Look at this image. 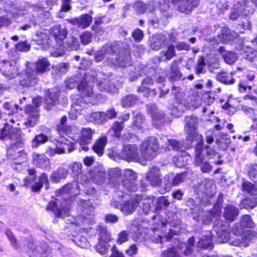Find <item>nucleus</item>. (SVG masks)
Here are the masks:
<instances>
[{
    "mask_svg": "<svg viewBox=\"0 0 257 257\" xmlns=\"http://www.w3.org/2000/svg\"><path fill=\"white\" fill-rule=\"evenodd\" d=\"M115 46H106L98 51L95 56L97 62L104 60L106 64L110 66L125 67L130 65L131 60L130 53L127 50H123L118 55L115 54Z\"/></svg>",
    "mask_w": 257,
    "mask_h": 257,
    "instance_id": "obj_1",
    "label": "nucleus"
},
{
    "mask_svg": "<svg viewBox=\"0 0 257 257\" xmlns=\"http://www.w3.org/2000/svg\"><path fill=\"white\" fill-rule=\"evenodd\" d=\"M53 36L56 43L60 47L61 52H54L53 55L54 57L62 56L64 52L63 40L64 39V31L61 29L60 26H57L52 28L50 31L45 30L43 32H39L36 35L37 44L42 45V48L47 49L50 45L49 34Z\"/></svg>",
    "mask_w": 257,
    "mask_h": 257,
    "instance_id": "obj_2",
    "label": "nucleus"
},
{
    "mask_svg": "<svg viewBox=\"0 0 257 257\" xmlns=\"http://www.w3.org/2000/svg\"><path fill=\"white\" fill-rule=\"evenodd\" d=\"M32 64H26V73L23 74V78L20 80V83L23 86H32L38 82L36 77L37 72L44 73L50 66V63L46 58L39 59L36 63V70H32L31 66Z\"/></svg>",
    "mask_w": 257,
    "mask_h": 257,
    "instance_id": "obj_3",
    "label": "nucleus"
},
{
    "mask_svg": "<svg viewBox=\"0 0 257 257\" xmlns=\"http://www.w3.org/2000/svg\"><path fill=\"white\" fill-rule=\"evenodd\" d=\"M159 148L160 144L156 137L147 138L140 145L141 157L146 160H151L156 156Z\"/></svg>",
    "mask_w": 257,
    "mask_h": 257,
    "instance_id": "obj_4",
    "label": "nucleus"
},
{
    "mask_svg": "<svg viewBox=\"0 0 257 257\" xmlns=\"http://www.w3.org/2000/svg\"><path fill=\"white\" fill-rule=\"evenodd\" d=\"M254 11L253 4L251 1H242L238 2L232 10L230 19L235 20L239 17L246 16L252 14Z\"/></svg>",
    "mask_w": 257,
    "mask_h": 257,
    "instance_id": "obj_5",
    "label": "nucleus"
},
{
    "mask_svg": "<svg viewBox=\"0 0 257 257\" xmlns=\"http://www.w3.org/2000/svg\"><path fill=\"white\" fill-rule=\"evenodd\" d=\"M1 71L9 79L14 78L19 74V65L16 59H13L11 61L3 60L1 62Z\"/></svg>",
    "mask_w": 257,
    "mask_h": 257,
    "instance_id": "obj_6",
    "label": "nucleus"
},
{
    "mask_svg": "<svg viewBox=\"0 0 257 257\" xmlns=\"http://www.w3.org/2000/svg\"><path fill=\"white\" fill-rule=\"evenodd\" d=\"M185 131L186 139L188 141L192 142L198 136L197 128L198 126V119L193 116H186L185 118Z\"/></svg>",
    "mask_w": 257,
    "mask_h": 257,
    "instance_id": "obj_7",
    "label": "nucleus"
},
{
    "mask_svg": "<svg viewBox=\"0 0 257 257\" xmlns=\"http://www.w3.org/2000/svg\"><path fill=\"white\" fill-rule=\"evenodd\" d=\"M214 34L217 35V39L213 38L214 41L213 44L218 45L220 42H225L233 40L237 37L238 34L234 32H231L230 30L225 27L221 28L218 26H215Z\"/></svg>",
    "mask_w": 257,
    "mask_h": 257,
    "instance_id": "obj_8",
    "label": "nucleus"
},
{
    "mask_svg": "<svg viewBox=\"0 0 257 257\" xmlns=\"http://www.w3.org/2000/svg\"><path fill=\"white\" fill-rule=\"evenodd\" d=\"M119 155L122 159L128 162H138L140 160L138 148L135 144L124 145Z\"/></svg>",
    "mask_w": 257,
    "mask_h": 257,
    "instance_id": "obj_9",
    "label": "nucleus"
},
{
    "mask_svg": "<svg viewBox=\"0 0 257 257\" xmlns=\"http://www.w3.org/2000/svg\"><path fill=\"white\" fill-rule=\"evenodd\" d=\"M221 213V208L220 206L217 204L213 209V210L210 212L199 211L198 215H194L193 219L197 222H202L203 224H209L211 222L212 218L220 215Z\"/></svg>",
    "mask_w": 257,
    "mask_h": 257,
    "instance_id": "obj_10",
    "label": "nucleus"
},
{
    "mask_svg": "<svg viewBox=\"0 0 257 257\" xmlns=\"http://www.w3.org/2000/svg\"><path fill=\"white\" fill-rule=\"evenodd\" d=\"M140 203V197L134 196L123 200L120 205V210L126 215L131 214L136 210Z\"/></svg>",
    "mask_w": 257,
    "mask_h": 257,
    "instance_id": "obj_11",
    "label": "nucleus"
},
{
    "mask_svg": "<svg viewBox=\"0 0 257 257\" xmlns=\"http://www.w3.org/2000/svg\"><path fill=\"white\" fill-rule=\"evenodd\" d=\"M124 179L123 180V185L125 189L130 191H136L137 186L135 183L137 180V173L131 169H125L123 172Z\"/></svg>",
    "mask_w": 257,
    "mask_h": 257,
    "instance_id": "obj_12",
    "label": "nucleus"
},
{
    "mask_svg": "<svg viewBox=\"0 0 257 257\" xmlns=\"http://www.w3.org/2000/svg\"><path fill=\"white\" fill-rule=\"evenodd\" d=\"M56 131L59 136L56 137L55 151L57 154H63L64 152V116H63L59 124L56 126Z\"/></svg>",
    "mask_w": 257,
    "mask_h": 257,
    "instance_id": "obj_13",
    "label": "nucleus"
},
{
    "mask_svg": "<svg viewBox=\"0 0 257 257\" xmlns=\"http://www.w3.org/2000/svg\"><path fill=\"white\" fill-rule=\"evenodd\" d=\"M186 177V173L182 172L176 174L174 175L172 173H169L165 176V180L167 179L168 183L166 184V187L165 188V192L169 191L172 186H178L181 183H183ZM166 181V180H165Z\"/></svg>",
    "mask_w": 257,
    "mask_h": 257,
    "instance_id": "obj_14",
    "label": "nucleus"
},
{
    "mask_svg": "<svg viewBox=\"0 0 257 257\" xmlns=\"http://www.w3.org/2000/svg\"><path fill=\"white\" fill-rule=\"evenodd\" d=\"M172 2L179 11L185 14L190 13L199 3V0H172Z\"/></svg>",
    "mask_w": 257,
    "mask_h": 257,
    "instance_id": "obj_15",
    "label": "nucleus"
},
{
    "mask_svg": "<svg viewBox=\"0 0 257 257\" xmlns=\"http://www.w3.org/2000/svg\"><path fill=\"white\" fill-rule=\"evenodd\" d=\"M146 179L152 186H159L162 181L160 169L156 167L151 168L147 174Z\"/></svg>",
    "mask_w": 257,
    "mask_h": 257,
    "instance_id": "obj_16",
    "label": "nucleus"
},
{
    "mask_svg": "<svg viewBox=\"0 0 257 257\" xmlns=\"http://www.w3.org/2000/svg\"><path fill=\"white\" fill-rule=\"evenodd\" d=\"M86 75L85 79L83 80L78 86V90L82 93L83 96H91L93 94V90L92 86L89 85L90 81L92 83L94 82L95 79L94 77L92 78Z\"/></svg>",
    "mask_w": 257,
    "mask_h": 257,
    "instance_id": "obj_17",
    "label": "nucleus"
},
{
    "mask_svg": "<svg viewBox=\"0 0 257 257\" xmlns=\"http://www.w3.org/2000/svg\"><path fill=\"white\" fill-rule=\"evenodd\" d=\"M25 112L29 115L27 121L25 122V124L31 127L34 126L38 120L39 116L38 109L33 108L31 105H28L26 107Z\"/></svg>",
    "mask_w": 257,
    "mask_h": 257,
    "instance_id": "obj_18",
    "label": "nucleus"
},
{
    "mask_svg": "<svg viewBox=\"0 0 257 257\" xmlns=\"http://www.w3.org/2000/svg\"><path fill=\"white\" fill-rule=\"evenodd\" d=\"M203 233V236L198 241V247L204 249H211L213 248V239L211 232L209 231H205Z\"/></svg>",
    "mask_w": 257,
    "mask_h": 257,
    "instance_id": "obj_19",
    "label": "nucleus"
},
{
    "mask_svg": "<svg viewBox=\"0 0 257 257\" xmlns=\"http://www.w3.org/2000/svg\"><path fill=\"white\" fill-rule=\"evenodd\" d=\"M252 238L251 231L246 230L242 232L240 236H237V238L235 241L231 242L232 245L238 246L242 244L244 246H247L249 244V242Z\"/></svg>",
    "mask_w": 257,
    "mask_h": 257,
    "instance_id": "obj_20",
    "label": "nucleus"
},
{
    "mask_svg": "<svg viewBox=\"0 0 257 257\" xmlns=\"http://www.w3.org/2000/svg\"><path fill=\"white\" fill-rule=\"evenodd\" d=\"M95 130H92L89 127L82 128L79 139L80 145L90 144L92 142V136L95 134Z\"/></svg>",
    "mask_w": 257,
    "mask_h": 257,
    "instance_id": "obj_21",
    "label": "nucleus"
},
{
    "mask_svg": "<svg viewBox=\"0 0 257 257\" xmlns=\"http://www.w3.org/2000/svg\"><path fill=\"white\" fill-rule=\"evenodd\" d=\"M167 42V38L162 35L153 36L151 40V47L155 50H158L164 46Z\"/></svg>",
    "mask_w": 257,
    "mask_h": 257,
    "instance_id": "obj_22",
    "label": "nucleus"
},
{
    "mask_svg": "<svg viewBox=\"0 0 257 257\" xmlns=\"http://www.w3.org/2000/svg\"><path fill=\"white\" fill-rule=\"evenodd\" d=\"M9 137V140H11V144L12 146L20 147L22 144V140L21 139V134L19 130L12 128L11 132V135Z\"/></svg>",
    "mask_w": 257,
    "mask_h": 257,
    "instance_id": "obj_23",
    "label": "nucleus"
},
{
    "mask_svg": "<svg viewBox=\"0 0 257 257\" xmlns=\"http://www.w3.org/2000/svg\"><path fill=\"white\" fill-rule=\"evenodd\" d=\"M92 21V18L88 14L81 15L78 18L74 19V24H77L79 27L82 29L88 27Z\"/></svg>",
    "mask_w": 257,
    "mask_h": 257,
    "instance_id": "obj_24",
    "label": "nucleus"
},
{
    "mask_svg": "<svg viewBox=\"0 0 257 257\" xmlns=\"http://www.w3.org/2000/svg\"><path fill=\"white\" fill-rule=\"evenodd\" d=\"M189 156L186 152H180L177 156L174 157L173 161L175 165L179 168L183 167L188 162Z\"/></svg>",
    "mask_w": 257,
    "mask_h": 257,
    "instance_id": "obj_25",
    "label": "nucleus"
},
{
    "mask_svg": "<svg viewBox=\"0 0 257 257\" xmlns=\"http://www.w3.org/2000/svg\"><path fill=\"white\" fill-rule=\"evenodd\" d=\"M107 139L105 136H102L99 138L93 146L92 149L95 153L99 156L103 154L104 148L106 144Z\"/></svg>",
    "mask_w": 257,
    "mask_h": 257,
    "instance_id": "obj_26",
    "label": "nucleus"
},
{
    "mask_svg": "<svg viewBox=\"0 0 257 257\" xmlns=\"http://www.w3.org/2000/svg\"><path fill=\"white\" fill-rule=\"evenodd\" d=\"M147 108L151 117L155 120H161L164 118V114L162 110L158 109L154 104L147 105Z\"/></svg>",
    "mask_w": 257,
    "mask_h": 257,
    "instance_id": "obj_27",
    "label": "nucleus"
},
{
    "mask_svg": "<svg viewBox=\"0 0 257 257\" xmlns=\"http://www.w3.org/2000/svg\"><path fill=\"white\" fill-rule=\"evenodd\" d=\"M153 81L149 77H147L144 80H143L142 83V86L138 88V91L140 92H146V93H145L144 94V95L146 97H148L150 93H152L154 95H155L156 92L154 90H149L148 88V86L151 85L153 84Z\"/></svg>",
    "mask_w": 257,
    "mask_h": 257,
    "instance_id": "obj_28",
    "label": "nucleus"
},
{
    "mask_svg": "<svg viewBox=\"0 0 257 257\" xmlns=\"http://www.w3.org/2000/svg\"><path fill=\"white\" fill-rule=\"evenodd\" d=\"M98 235V240L104 243H107L111 240V235L108 232L107 228L102 226H99L97 228Z\"/></svg>",
    "mask_w": 257,
    "mask_h": 257,
    "instance_id": "obj_29",
    "label": "nucleus"
},
{
    "mask_svg": "<svg viewBox=\"0 0 257 257\" xmlns=\"http://www.w3.org/2000/svg\"><path fill=\"white\" fill-rule=\"evenodd\" d=\"M238 214L237 208L232 205H228L224 208V217L228 220L233 221Z\"/></svg>",
    "mask_w": 257,
    "mask_h": 257,
    "instance_id": "obj_30",
    "label": "nucleus"
},
{
    "mask_svg": "<svg viewBox=\"0 0 257 257\" xmlns=\"http://www.w3.org/2000/svg\"><path fill=\"white\" fill-rule=\"evenodd\" d=\"M49 181L46 174L43 173L39 177L37 182H36L31 187L33 191H39L41 190L43 185H46V188L48 187Z\"/></svg>",
    "mask_w": 257,
    "mask_h": 257,
    "instance_id": "obj_31",
    "label": "nucleus"
},
{
    "mask_svg": "<svg viewBox=\"0 0 257 257\" xmlns=\"http://www.w3.org/2000/svg\"><path fill=\"white\" fill-rule=\"evenodd\" d=\"M33 158L34 164L39 167L45 168L49 165V160L44 155L34 154Z\"/></svg>",
    "mask_w": 257,
    "mask_h": 257,
    "instance_id": "obj_32",
    "label": "nucleus"
},
{
    "mask_svg": "<svg viewBox=\"0 0 257 257\" xmlns=\"http://www.w3.org/2000/svg\"><path fill=\"white\" fill-rule=\"evenodd\" d=\"M61 206L58 199L50 201L47 206V209L53 212L56 217H60L61 214Z\"/></svg>",
    "mask_w": 257,
    "mask_h": 257,
    "instance_id": "obj_33",
    "label": "nucleus"
},
{
    "mask_svg": "<svg viewBox=\"0 0 257 257\" xmlns=\"http://www.w3.org/2000/svg\"><path fill=\"white\" fill-rule=\"evenodd\" d=\"M216 78L217 81L225 84L234 83V79L232 78L231 73H228L223 71L220 72L217 74Z\"/></svg>",
    "mask_w": 257,
    "mask_h": 257,
    "instance_id": "obj_34",
    "label": "nucleus"
},
{
    "mask_svg": "<svg viewBox=\"0 0 257 257\" xmlns=\"http://www.w3.org/2000/svg\"><path fill=\"white\" fill-rule=\"evenodd\" d=\"M87 117L88 121L95 123L99 124L105 121L104 112H92L89 114Z\"/></svg>",
    "mask_w": 257,
    "mask_h": 257,
    "instance_id": "obj_35",
    "label": "nucleus"
},
{
    "mask_svg": "<svg viewBox=\"0 0 257 257\" xmlns=\"http://www.w3.org/2000/svg\"><path fill=\"white\" fill-rule=\"evenodd\" d=\"M194 164L199 166L201 171L203 173H209L212 170V167L207 161H205L203 157H197L195 159Z\"/></svg>",
    "mask_w": 257,
    "mask_h": 257,
    "instance_id": "obj_36",
    "label": "nucleus"
},
{
    "mask_svg": "<svg viewBox=\"0 0 257 257\" xmlns=\"http://www.w3.org/2000/svg\"><path fill=\"white\" fill-rule=\"evenodd\" d=\"M241 54L244 58L251 62L257 60V51L254 50L250 46H246Z\"/></svg>",
    "mask_w": 257,
    "mask_h": 257,
    "instance_id": "obj_37",
    "label": "nucleus"
},
{
    "mask_svg": "<svg viewBox=\"0 0 257 257\" xmlns=\"http://www.w3.org/2000/svg\"><path fill=\"white\" fill-rule=\"evenodd\" d=\"M218 236V241L220 243L229 242L232 245L231 242L233 240L230 239V233L223 228L218 229L216 230Z\"/></svg>",
    "mask_w": 257,
    "mask_h": 257,
    "instance_id": "obj_38",
    "label": "nucleus"
},
{
    "mask_svg": "<svg viewBox=\"0 0 257 257\" xmlns=\"http://www.w3.org/2000/svg\"><path fill=\"white\" fill-rule=\"evenodd\" d=\"M109 83V81L107 79H104L103 81L99 80L98 82L97 81L98 87L101 91H107L111 93L114 92L116 90V87L114 84L108 85Z\"/></svg>",
    "mask_w": 257,
    "mask_h": 257,
    "instance_id": "obj_39",
    "label": "nucleus"
},
{
    "mask_svg": "<svg viewBox=\"0 0 257 257\" xmlns=\"http://www.w3.org/2000/svg\"><path fill=\"white\" fill-rule=\"evenodd\" d=\"M242 190L251 196H257V185L248 181L244 182L242 185Z\"/></svg>",
    "mask_w": 257,
    "mask_h": 257,
    "instance_id": "obj_40",
    "label": "nucleus"
},
{
    "mask_svg": "<svg viewBox=\"0 0 257 257\" xmlns=\"http://www.w3.org/2000/svg\"><path fill=\"white\" fill-rule=\"evenodd\" d=\"M216 143L220 149L224 151L227 149L230 144V140L228 138L227 135L221 134L219 137L216 140Z\"/></svg>",
    "mask_w": 257,
    "mask_h": 257,
    "instance_id": "obj_41",
    "label": "nucleus"
},
{
    "mask_svg": "<svg viewBox=\"0 0 257 257\" xmlns=\"http://www.w3.org/2000/svg\"><path fill=\"white\" fill-rule=\"evenodd\" d=\"M239 225L241 228L246 227L252 228L254 227V224L249 215H245L241 217Z\"/></svg>",
    "mask_w": 257,
    "mask_h": 257,
    "instance_id": "obj_42",
    "label": "nucleus"
},
{
    "mask_svg": "<svg viewBox=\"0 0 257 257\" xmlns=\"http://www.w3.org/2000/svg\"><path fill=\"white\" fill-rule=\"evenodd\" d=\"M137 99L134 95H128L122 98L121 106L123 107H129L135 105Z\"/></svg>",
    "mask_w": 257,
    "mask_h": 257,
    "instance_id": "obj_43",
    "label": "nucleus"
},
{
    "mask_svg": "<svg viewBox=\"0 0 257 257\" xmlns=\"http://www.w3.org/2000/svg\"><path fill=\"white\" fill-rule=\"evenodd\" d=\"M78 132V128L75 125L65 126V134L72 138L73 141L77 140Z\"/></svg>",
    "mask_w": 257,
    "mask_h": 257,
    "instance_id": "obj_44",
    "label": "nucleus"
},
{
    "mask_svg": "<svg viewBox=\"0 0 257 257\" xmlns=\"http://www.w3.org/2000/svg\"><path fill=\"white\" fill-rule=\"evenodd\" d=\"M223 58L228 64H232L237 60V56L234 52L228 51L223 54Z\"/></svg>",
    "mask_w": 257,
    "mask_h": 257,
    "instance_id": "obj_45",
    "label": "nucleus"
},
{
    "mask_svg": "<svg viewBox=\"0 0 257 257\" xmlns=\"http://www.w3.org/2000/svg\"><path fill=\"white\" fill-rule=\"evenodd\" d=\"M195 241V238L193 236L190 237L188 240L187 244L182 243L181 248H183V246L185 247V250L184 251V253L186 255H189L191 253L193 250V247Z\"/></svg>",
    "mask_w": 257,
    "mask_h": 257,
    "instance_id": "obj_46",
    "label": "nucleus"
},
{
    "mask_svg": "<svg viewBox=\"0 0 257 257\" xmlns=\"http://www.w3.org/2000/svg\"><path fill=\"white\" fill-rule=\"evenodd\" d=\"M252 198L248 197L244 199L242 203L246 208H253L257 206V196H251Z\"/></svg>",
    "mask_w": 257,
    "mask_h": 257,
    "instance_id": "obj_47",
    "label": "nucleus"
},
{
    "mask_svg": "<svg viewBox=\"0 0 257 257\" xmlns=\"http://www.w3.org/2000/svg\"><path fill=\"white\" fill-rule=\"evenodd\" d=\"M48 140L47 136L41 134L36 136L32 141L33 147H37L40 144L45 143Z\"/></svg>",
    "mask_w": 257,
    "mask_h": 257,
    "instance_id": "obj_48",
    "label": "nucleus"
},
{
    "mask_svg": "<svg viewBox=\"0 0 257 257\" xmlns=\"http://www.w3.org/2000/svg\"><path fill=\"white\" fill-rule=\"evenodd\" d=\"M123 127V122L115 121L111 126V129L113 132V136L119 137Z\"/></svg>",
    "mask_w": 257,
    "mask_h": 257,
    "instance_id": "obj_49",
    "label": "nucleus"
},
{
    "mask_svg": "<svg viewBox=\"0 0 257 257\" xmlns=\"http://www.w3.org/2000/svg\"><path fill=\"white\" fill-rule=\"evenodd\" d=\"M58 101V96L55 93H50L46 98V103L48 104L47 109H49L50 108L52 105H55L57 103Z\"/></svg>",
    "mask_w": 257,
    "mask_h": 257,
    "instance_id": "obj_50",
    "label": "nucleus"
},
{
    "mask_svg": "<svg viewBox=\"0 0 257 257\" xmlns=\"http://www.w3.org/2000/svg\"><path fill=\"white\" fill-rule=\"evenodd\" d=\"M64 173V169L60 168L54 171L51 175V180L52 181L57 183L63 177Z\"/></svg>",
    "mask_w": 257,
    "mask_h": 257,
    "instance_id": "obj_51",
    "label": "nucleus"
},
{
    "mask_svg": "<svg viewBox=\"0 0 257 257\" xmlns=\"http://www.w3.org/2000/svg\"><path fill=\"white\" fill-rule=\"evenodd\" d=\"M144 122L143 115L141 113H138L136 115L133 120V126L138 130L142 131L143 127L142 124Z\"/></svg>",
    "mask_w": 257,
    "mask_h": 257,
    "instance_id": "obj_52",
    "label": "nucleus"
},
{
    "mask_svg": "<svg viewBox=\"0 0 257 257\" xmlns=\"http://www.w3.org/2000/svg\"><path fill=\"white\" fill-rule=\"evenodd\" d=\"M248 168L250 178L254 182H257V165L251 164L248 166Z\"/></svg>",
    "mask_w": 257,
    "mask_h": 257,
    "instance_id": "obj_53",
    "label": "nucleus"
},
{
    "mask_svg": "<svg viewBox=\"0 0 257 257\" xmlns=\"http://www.w3.org/2000/svg\"><path fill=\"white\" fill-rule=\"evenodd\" d=\"M205 66V59L203 56H200L197 61V65L195 68V72L197 75L203 73V69Z\"/></svg>",
    "mask_w": 257,
    "mask_h": 257,
    "instance_id": "obj_54",
    "label": "nucleus"
},
{
    "mask_svg": "<svg viewBox=\"0 0 257 257\" xmlns=\"http://www.w3.org/2000/svg\"><path fill=\"white\" fill-rule=\"evenodd\" d=\"M14 128L12 126L7 124L4 127L0 133V139L1 140L8 139L10 135H11V130Z\"/></svg>",
    "mask_w": 257,
    "mask_h": 257,
    "instance_id": "obj_55",
    "label": "nucleus"
},
{
    "mask_svg": "<svg viewBox=\"0 0 257 257\" xmlns=\"http://www.w3.org/2000/svg\"><path fill=\"white\" fill-rule=\"evenodd\" d=\"M166 57L167 60H170L175 56V47L173 45H170L167 47L166 51L161 52Z\"/></svg>",
    "mask_w": 257,
    "mask_h": 257,
    "instance_id": "obj_56",
    "label": "nucleus"
},
{
    "mask_svg": "<svg viewBox=\"0 0 257 257\" xmlns=\"http://www.w3.org/2000/svg\"><path fill=\"white\" fill-rule=\"evenodd\" d=\"M15 110L12 107L11 104L8 102H5L3 104V108L6 110L5 113L9 115L14 114L19 108V106L17 104L15 105Z\"/></svg>",
    "mask_w": 257,
    "mask_h": 257,
    "instance_id": "obj_57",
    "label": "nucleus"
},
{
    "mask_svg": "<svg viewBox=\"0 0 257 257\" xmlns=\"http://www.w3.org/2000/svg\"><path fill=\"white\" fill-rule=\"evenodd\" d=\"M205 194L209 197H212L215 194V186L209 182L205 185Z\"/></svg>",
    "mask_w": 257,
    "mask_h": 257,
    "instance_id": "obj_58",
    "label": "nucleus"
},
{
    "mask_svg": "<svg viewBox=\"0 0 257 257\" xmlns=\"http://www.w3.org/2000/svg\"><path fill=\"white\" fill-rule=\"evenodd\" d=\"M161 140L166 144L168 143V145L171 146L174 150H177L180 148V143L175 140H168L166 137H163Z\"/></svg>",
    "mask_w": 257,
    "mask_h": 257,
    "instance_id": "obj_59",
    "label": "nucleus"
},
{
    "mask_svg": "<svg viewBox=\"0 0 257 257\" xmlns=\"http://www.w3.org/2000/svg\"><path fill=\"white\" fill-rule=\"evenodd\" d=\"M128 233L126 231L123 230L118 233L116 242L117 243L121 244L128 240Z\"/></svg>",
    "mask_w": 257,
    "mask_h": 257,
    "instance_id": "obj_60",
    "label": "nucleus"
},
{
    "mask_svg": "<svg viewBox=\"0 0 257 257\" xmlns=\"http://www.w3.org/2000/svg\"><path fill=\"white\" fill-rule=\"evenodd\" d=\"M6 234L10 240L11 245L15 248H18L19 245L18 243V241L16 237L14 236L13 233L10 230H7Z\"/></svg>",
    "mask_w": 257,
    "mask_h": 257,
    "instance_id": "obj_61",
    "label": "nucleus"
},
{
    "mask_svg": "<svg viewBox=\"0 0 257 257\" xmlns=\"http://www.w3.org/2000/svg\"><path fill=\"white\" fill-rule=\"evenodd\" d=\"M162 255L163 257H180L175 248H172L164 251Z\"/></svg>",
    "mask_w": 257,
    "mask_h": 257,
    "instance_id": "obj_62",
    "label": "nucleus"
},
{
    "mask_svg": "<svg viewBox=\"0 0 257 257\" xmlns=\"http://www.w3.org/2000/svg\"><path fill=\"white\" fill-rule=\"evenodd\" d=\"M104 243L103 242L98 241L95 246L97 252L102 255L105 254L107 251V247Z\"/></svg>",
    "mask_w": 257,
    "mask_h": 257,
    "instance_id": "obj_63",
    "label": "nucleus"
},
{
    "mask_svg": "<svg viewBox=\"0 0 257 257\" xmlns=\"http://www.w3.org/2000/svg\"><path fill=\"white\" fill-rule=\"evenodd\" d=\"M91 34L90 32H85L80 36V39L84 45H87L91 41Z\"/></svg>",
    "mask_w": 257,
    "mask_h": 257,
    "instance_id": "obj_64",
    "label": "nucleus"
}]
</instances>
